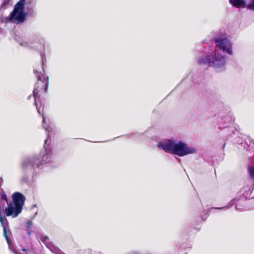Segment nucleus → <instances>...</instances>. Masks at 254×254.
Returning <instances> with one entry per match:
<instances>
[{"label": "nucleus", "instance_id": "obj_8", "mask_svg": "<svg viewBox=\"0 0 254 254\" xmlns=\"http://www.w3.org/2000/svg\"><path fill=\"white\" fill-rule=\"evenodd\" d=\"M38 160L37 158L25 160L22 163V168L23 169H26L30 167L32 169H34V164H33V163Z\"/></svg>", "mask_w": 254, "mask_h": 254}, {"label": "nucleus", "instance_id": "obj_11", "mask_svg": "<svg viewBox=\"0 0 254 254\" xmlns=\"http://www.w3.org/2000/svg\"><path fill=\"white\" fill-rule=\"evenodd\" d=\"M248 173L250 177L252 179H254V167L250 166L248 168Z\"/></svg>", "mask_w": 254, "mask_h": 254}, {"label": "nucleus", "instance_id": "obj_5", "mask_svg": "<svg viewBox=\"0 0 254 254\" xmlns=\"http://www.w3.org/2000/svg\"><path fill=\"white\" fill-rule=\"evenodd\" d=\"M195 151L194 148L189 147L186 143L180 141L177 143H175L174 154L182 157L193 153Z\"/></svg>", "mask_w": 254, "mask_h": 254}, {"label": "nucleus", "instance_id": "obj_2", "mask_svg": "<svg viewBox=\"0 0 254 254\" xmlns=\"http://www.w3.org/2000/svg\"><path fill=\"white\" fill-rule=\"evenodd\" d=\"M13 203L8 204V207L4 211L6 216L17 217L22 211L23 205L25 200L24 196L19 192H16L12 195Z\"/></svg>", "mask_w": 254, "mask_h": 254}, {"label": "nucleus", "instance_id": "obj_1", "mask_svg": "<svg viewBox=\"0 0 254 254\" xmlns=\"http://www.w3.org/2000/svg\"><path fill=\"white\" fill-rule=\"evenodd\" d=\"M33 71L37 77L33 91L34 104L36 107L37 112L41 114L40 108L38 107L37 99L39 98V94L46 93L48 91L49 77L45 74L42 62L35 64Z\"/></svg>", "mask_w": 254, "mask_h": 254}, {"label": "nucleus", "instance_id": "obj_14", "mask_svg": "<svg viewBox=\"0 0 254 254\" xmlns=\"http://www.w3.org/2000/svg\"><path fill=\"white\" fill-rule=\"evenodd\" d=\"M247 8L254 11V0H252L251 2L247 5Z\"/></svg>", "mask_w": 254, "mask_h": 254}, {"label": "nucleus", "instance_id": "obj_10", "mask_svg": "<svg viewBox=\"0 0 254 254\" xmlns=\"http://www.w3.org/2000/svg\"><path fill=\"white\" fill-rule=\"evenodd\" d=\"M33 158H37L38 159V161H36L35 162H34L33 163V164H34V168L35 167H39L40 165L44 164V163H47V162L46 161H41L40 160V157H33Z\"/></svg>", "mask_w": 254, "mask_h": 254}, {"label": "nucleus", "instance_id": "obj_17", "mask_svg": "<svg viewBox=\"0 0 254 254\" xmlns=\"http://www.w3.org/2000/svg\"><path fill=\"white\" fill-rule=\"evenodd\" d=\"M22 250H23V251H26V250H25V249H23Z\"/></svg>", "mask_w": 254, "mask_h": 254}, {"label": "nucleus", "instance_id": "obj_16", "mask_svg": "<svg viewBox=\"0 0 254 254\" xmlns=\"http://www.w3.org/2000/svg\"><path fill=\"white\" fill-rule=\"evenodd\" d=\"M45 157H46V158H47V157H48L47 155L45 156ZM43 157H45V156H43Z\"/></svg>", "mask_w": 254, "mask_h": 254}, {"label": "nucleus", "instance_id": "obj_7", "mask_svg": "<svg viewBox=\"0 0 254 254\" xmlns=\"http://www.w3.org/2000/svg\"><path fill=\"white\" fill-rule=\"evenodd\" d=\"M175 142L172 140H168L163 144H160L159 147L163 149L166 152L174 154Z\"/></svg>", "mask_w": 254, "mask_h": 254}, {"label": "nucleus", "instance_id": "obj_4", "mask_svg": "<svg viewBox=\"0 0 254 254\" xmlns=\"http://www.w3.org/2000/svg\"><path fill=\"white\" fill-rule=\"evenodd\" d=\"M198 63L199 64H208L209 66L213 67H221L225 64V58L223 56H221L219 59L216 58H210L209 55L200 58Z\"/></svg>", "mask_w": 254, "mask_h": 254}, {"label": "nucleus", "instance_id": "obj_15", "mask_svg": "<svg viewBox=\"0 0 254 254\" xmlns=\"http://www.w3.org/2000/svg\"><path fill=\"white\" fill-rule=\"evenodd\" d=\"M26 224H27V226H26V227H27V228H29V227H30V226L31 225H32V223H26Z\"/></svg>", "mask_w": 254, "mask_h": 254}, {"label": "nucleus", "instance_id": "obj_12", "mask_svg": "<svg viewBox=\"0 0 254 254\" xmlns=\"http://www.w3.org/2000/svg\"><path fill=\"white\" fill-rule=\"evenodd\" d=\"M3 224L4 223H1V225L3 227V236L5 238V239L7 240V242H8L9 239H8V236L7 235L6 228V227L3 225Z\"/></svg>", "mask_w": 254, "mask_h": 254}, {"label": "nucleus", "instance_id": "obj_3", "mask_svg": "<svg viewBox=\"0 0 254 254\" xmlns=\"http://www.w3.org/2000/svg\"><path fill=\"white\" fill-rule=\"evenodd\" d=\"M25 0H20L14 7L13 11L10 13L8 21L16 24L22 23L25 20L26 14L24 12Z\"/></svg>", "mask_w": 254, "mask_h": 254}, {"label": "nucleus", "instance_id": "obj_6", "mask_svg": "<svg viewBox=\"0 0 254 254\" xmlns=\"http://www.w3.org/2000/svg\"><path fill=\"white\" fill-rule=\"evenodd\" d=\"M213 41L216 43V46L229 54H232L231 44L227 38H214Z\"/></svg>", "mask_w": 254, "mask_h": 254}, {"label": "nucleus", "instance_id": "obj_18", "mask_svg": "<svg viewBox=\"0 0 254 254\" xmlns=\"http://www.w3.org/2000/svg\"><path fill=\"white\" fill-rule=\"evenodd\" d=\"M28 234L29 235H30V232H28Z\"/></svg>", "mask_w": 254, "mask_h": 254}, {"label": "nucleus", "instance_id": "obj_13", "mask_svg": "<svg viewBox=\"0 0 254 254\" xmlns=\"http://www.w3.org/2000/svg\"><path fill=\"white\" fill-rule=\"evenodd\" d=\"M0 196L1 200L5 201L6 203L8 202L7 195L5 192L2 191L1 193H0Z\"/></svg>", "mask_w": 254, "mask_h": 254}, {"label": "nucleus", "instance_id": "obj_9", "mask_svg": "<svg viewBox=\"0 0 254 254\" xmlns=\"http://www.w3.org/2000/svg\"><path fill=\"white\" fill-rule=\"evenodd\" d=\"M229 2L234 7L237 8L246 7L245 0H229Z\"/></svg>", "mask_w": 254, "mask_h": 254}]
</instances>
